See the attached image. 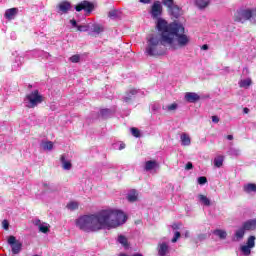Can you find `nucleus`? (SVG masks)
Here are the masks:
<instances>
[{"mask_svg":"<svg viewBox=\"0 0 256 256\" xmlns=\"http://www.w3.org/2000/svg\"><path fill=\"white\" fill-rule=\"evenodd\" d=\"M202 49H203L204 51H207V49H209V46H207V44H204V45L202 46Z\"/></svg>","mask_w":256,"mask_h":256,"instance_id":"3c124183","label":"nucleus"},{"mask_svg":"<svg viewBox=\"0 0 256 256\" xmlns=\"http://www.w3.org/2000/svg\"><path fill=\"white\" fill-rule=\"evenodd\" d=\"M243 191L245 193L251 194L256 193V184L255 183H248L243 186Z\"/></svg>","mask_w":256,"mask_h":256,"instance_id":"6ab92c4d","label":"nucleus"},{"mask_svg":"<svg viewBox=\"0 0 256 256\" xmlns=\"http://www.w3.org/2000/svg\"><path fill=\"white\" fill-rule=\"evenodd\" d=\"M127 223V214L117 208L103 209L97 214L83 215L75 221L80 231L97 233L103 229H117Z\"/></svg>","mask_w":256,"mask_h":256,"instance_id":"f03ea898","label":"nucleus"},{"mask_svg":"<svg viewBox=\"0 0 256 256\" xmlns=\"http://www.w3.org/2000/svg\"><path fill=\"white\" fill-rule=\"evenodd\" d=\"M238 85L242 89H249V87H251L253 85V80H251V78L241 79L239 81Z\"/></svg>","mask_w":256,"mask_h":256,"instance_id":"f3484780","label":"nucleus"},{"mask_svg":"<svg viewBox=\"0 0 256 256\" xmlns=\"http://www.w3.org/2000/svg\"><path fill=\"white\" fill-rule=\"evenodd\" d=\"M245 231H247V230L245 229V227L243 225H242V227L238 228L235 231L234 240L241 241L245 237Z\"/></svg>","mask_w":256,"mask_h":256,"instance_id":"2eb2a0df","label":"nucleus"},{"mask_svg":"<svg viewBox=\"0 0 256 256\" xmlns=\"http://www.w3.org/2000/svg\"><path fill=\"white\" fill-rule=\"evenodd\" d=\"M150 14L153 19H159V17H161L163 14V5H161V2L156 1L153 3Z\"/></svg>","mask_w":256,"mask_h":256,"instance_id":"20e7f679","label":"nucleus"},{"mask_svg":"<svg viewBox=\"0 0 256 256\" xmlns=\"http://www.w3.org/2000/svg\"><path fill=\"white\" fill-rule=\"evenodd\" d=\"M156 27L161 34H152L147 37L146 53L151 57L163 55L165 53L163 47L177 51L191 43V37L185 34L183 24L177 22L169 24L165 19L158 18Z\"/></svg>","mask_w":256,"mask_h":256,"instance_id":"f257e3e1","label":"nucleus"},{"mask_svg":"<svg viewBox=\"0 0 256 256\" xmlns=\"http://www.w3.org/2000/svg\"><path fill=\"white\" fill-rule=\"evenodd\" d=\"M180 238H181V232L175 231L174 232V237L172 238V242L177 243V241H179Z\"/></svg>","mask_w":256,"mask_h":256,"instance_id":"c9c22d12","label":"nucleus"},{"mask_svg":"<svg viewBox=\"0 0 256 256\" xmlns=\"http://www.w3.org/2000/svg\"><path fill=\"white\" fill-rule=\"evenodd\" d=\"M137 95V90L131 89L126 95L124 96L125 103H130L133 100V97Z\"/></svg>","mask_w":256,"mask_h":256,"instance_id":"4be33fe9","label":"nucleus"},{"mask_svg":"<svg viewBox=\"0 0 256 256\" xmlns=\"http://www.w3.org/2000/svg\"><path fill=\"white\" fill-rule=\"evenodd\" d=\"M60 163L64 171H71V169H73V162L65 154L60 156Z\"/></svg>","mask_w":256,"mask_h":256,"instance_id":"0eeeda50","label":"nucleus"},{"mask_svg":"<svg viewBox=\"0 0 256 256\" xmlns=\"http://www.w3.org/2000/svg\"><path fill=\"white\" fill-rule=\"evenodd\" d=\"M37 225L40 233H49V229H51V226L45 222L38 221Z\"/></svg>","mask_w":256,"mask_h":256,"instance_id":"412c9836","label":"nucleus"},{"mask_svg":"<svg viewBox=\"0 0 256 256\" xmlns=\"http://www.w3.org/2000/svg\"><path fill=\"white\" fill-rule=\"evenodd\" d=\"M115 147H118L119 151H123V149H125V143L120 142L115 144Z\"/></svg>","mask_w":256,"mask_h":256,"instance_id":"c03bdc74","label":"nucleus"},{"mask_svg":"<svg viewBox=\"0 0 256 256\" xmlns=\"http://www.w3.org/2000/svg\"><path fill=\"white\" fill-rule=\"evenodd\" d=\"M117 241L124 249H129V240L124 235L120 234Z\"/></svg>","mask_w":256,"mask_h":256,"instance_id":"5701e85b","label":"nucleus"},{"mask_svg":"<svg viewBox=\"0 0 256 256\" xmlns=\"http://www.w3.org/2000/svg\"><path fill=\"white\" fill-rule=\"evenodd\" d=\"M162 3L167 9H170L175 5V2L173 0H162Z\"/></svg>","mask_w":256,"mask_h":256,"instance_id":"473e14b6","label":"nucleus"},{"mask_svg":"<svg viewBox=\"0 0 256 256\" xmlns=\"http://www.w3.org/2000/svg\"><path fill=\"white\" fill-rule=\"evenodd\" d=\"M207 239V234H199L197 236V241H205Z\"/></svg>","mask_w":256,"mask_h":256,"instance_id":"a18cd8bd","label":"nucleus"},{"mask_svg":"<svg viewBox=\"0 0 256 256\" xmlns=\"http://www.w3.org/2000/svg\"><path fill=\"white\" fill-rule=\"evenodd\" d=\"M41 147L44 151H53L54 144L52 141H43Z\"/></svg>","mask_w":256,"mask_h":256,"instance_id":"cd10ccee","label":"nucleus"},{"mask_svg":"<svg viewBox=\"0 0 256 256\" xmlns=\"http://www.w3.org/2000/svg\"><path fill=\"white\" fill-rule=\"evenodd\" d=\"M196 6L198 9H205L209 6V0H196Z\"/></svg>","mask_w":256,"mask_h":256,"instance_id":"7c9ffc66","label":"nucleus"},{"mask_svg":"<svg viewBox=\"0 0 256 256\" xmlns=\"http://www.w3.org/2000/svg\"><path fill=\"white\" fill-rule=\"evenodd\" d=\"M76 11H86V13H91L93 11V4L89 1H83L75 7Z\"/></svg>","mask_w":256,"mask_h":256,"instance_id":"6e6552de","label":"nucleus"},{"mask_svg":"<svg viewBox=\"0 0 256 256\" xmlns=\"http://www.w3.org/2000/svg\"><path fill=\"white\" fill-rule=\"evenodd\" d=\"M197 201L198 203H200V205H204L205 207H211V199H209L207 195L198 194Z\"/></svg>","mask_w":256,"mask_h":256,"instance_id":"9b49d317","label":"nucleus"},{"mask_svg":"<svg viewBox=\"0 0 256 256\" xmlns=\"http://www.w3.org/2000/svg\"><path fill=\"white\" fill-rule=\"evenodd\" d=\"M214 235L216 236V237H219L220 239H222V240H225V239H227V231H225V230H223V229H216V230H214Z\"/></svg>","mask_w":256,"mask_h":256,"instance_id":"bb28decb","label":"nucleus"},{"mask_svg":"<svg viewBox=\"0 0 256 256\" xmlns=\"http://www.w3.org/2000/svg\"><path fill=\"white\" fill-rule=\"evenodd\" d=\"M118 15H119V11L117 10H111L108 13V17H110L111 19H115L116 17H118Z\"/></svg>","mask_w":256,"mask_h":256,"instance_id":"e433bc0d","label":"nucleus"},{"mask_svg":"<svg viewBox=\"0 0 256 256\" xmlns=\"http://www.w3.org/2000/svg\"><path fill=\"white\" fill-rule=\"evenodd\" d=\"M212 122H213V123H218V122H219V117H217V116H212Z\"/></svg>","mask_w":256,"mask_h":256,"instance_id":"8fccbe9b","label":"nucleus"},{"mask_svg":"<svg viewBox=\"0 0 256 256\" xmlns=\"http://www.w3.org/2000/svg\"><path fill=\"white\" fill-rule=\"evenodd\" d=\"M229 155H234L235 157H238V155H241V150H239L237 148H232L229 151Z\"/></svg>","mask_w":256,"mask_h":256,"instance_id":"72a5a7b5","label":"nucleus"},{"mask_svg":"<svg viewBox=\"0 0 256 256\" xmlns=\"http://www.w3.org/2000/svg\"><path fill=\"white\" fill-rule=\"evenodd\" d=\"M88 27L90 28V31L96 33V35H99V33H102L103 31V26L99 24H88Z\"/></svg>","mask_w":256,"mask_h":256,"instance_id":"b1692460","label":"nucleus"},{"mask_svg":"<svg viewBox=\"0 0 256 256\" xmlns=\"http://www.w3.org/2000/svg\"><path fill=\"white\" fill-rule=\"evenodd\" d=\"M70 61L71 63H79V61H81V56L73 55L72 57H70Z\"/></svg>","mask_w":256,"mask_h":256,"instance_id":"58836bf2","label":"nucleus"},{"mask_svg":"<svg viewBox=\"0 0 256 256\" xmlns=\"http://www.w3.org/2000/svg\"><path fill=\"white\" fill-rule=\"evenodd\" d=\"M227 139H228V141H233V135H228Z\"/></svg>","mask_w":256,"mask_h":256,"instance_id":"864d4df0","label":"nucleus"},{"mask_svg":"<svg viewBox=\"0 0 256 256\" xmlns=\"http://www.w3.org/2000/svg\"><path fill=\"white\" fill-rule=\"evenodd\" d=\"M181 145L184 147H189L191 145V137L187 133H183L180 136Z\"/></svg>","mask_w":256,"mask_h":256,"instance_id":"a211bd4d","label":"nucleus"},{"mask_svg":"<svg viewBox=\"0 0 256 256\" xmlns=\"http://www.w3.org/2000/svg\"><path fill=\"white\" fill-rule=\"evenodd\" d=\"M151 2V0H140V3H145V4H147V3H150Z\"/></svg>","mask_w":256,"mask_h":256,"instance_id":"603ef678","label":"nucleus"},{"mask_svg":"<svg viewBox=\"0 0 256 256\" xmlns=\"http://www.w3.org/2000/svg\"><path fill=\"white\" fill-rule=\"evenodd\" d=\"M190 236H191V232H189V230H186V231L184 232V237H185L186 239H189Z\"/></svg>","mask_w":256,"mask_h":256,"instance_id":"09e8293b","label":"nucleus"},{"mask_svg":"<svg viewBox=\"0 0 256 256\" xmlns=\"http://www.w3.org/2000/svg\"><path fill=\"white\" fill-rule=\"evenodd\" d=\"M185 169H187V171H189V170L193 169V163L188 162V163L186 164Z\"/></svg>","mask_w":256,"mask_h":256,"instance_id":"49530a36","label":"nucleus"},{"mask_svg":"<svg viewBox=\"0 0 256 256\" xmlns=\"http://www.w3.org/2000/svg\"><path fill=\"white\" fill-rule=\"evenodd\" d=\"M184 99L188 103H197V101H199V99H201V96H199V94H197L195 92H186L184 95Z\"/></svg>","mask_w":256,"mask_h":256,"instance_id":"1a4fd4ad","label":"nucleus"},{"mask_svg":"<svg viewBox=\"0 0 256 256\" xmlns=\"http://www.w3.org/2000/svg\"><path fill=\"white\" fill-rule=\"evenodd\" d=\"M240 21H251V23H256V10H243L240 12Z\"/></svg>","mask_w":256,"mask_h":256,"instance_id":"39448f33","label":"nucleus"},{"mask_svg":"<svg viewBox=\"0 0 256 256\" xmlns=\"http://www.w3.org/2000/svg\"><path fill=\"white\" fill-rule=\"evenodd\" d=\"M2 227H3V229H5V231H8L9 230V221L3 220Z\"/></svg>","mask_w":256,"mask_h":256,"instance_id":"37998d69","label":"nucleus"},{"mask_svg":"<svg viewBox=\"0 0 256 256\" xmlns=\"http://www.w3.org/2000/svg\"><path fill=\"white\" fill-rule=\"evenodd\" d=\"M70 24L72 27H76V28L79 26L77 25V21H75V19L70 20Z\"/></svg>","mask_w":256,"mask_h":256,"instance_id":"de8ad7c7","label":"nucleus"},{"mask_svg":"<svg viewBox=\"0 0 256 256\" xmlns=\"http://www.w3.org/2000/svg\"><path fill=\"white\" fill-rule=\"evenodd\" d=\"M223 161H225V156L218 155L214 158V166H216L218 169L223 167Z\"/></svg>","mask_w":256,"mask_h":256,"instance_id":"393cba45","label":"nucleus"},{"mask_svg":"<svg viewBox=\"0 0 256 256\" xmlns=\"http://www.w3.org/2000/svg\"><path fill=\"white\" fill-rule=\"evenodd\" d=\"M169 13L175 17L176 19L178 17H181V15H183V11L180 9L179 6H177L176 4H174L172 7H170V9H168Z\"/></svg>","mask_w":256,"mask_h":256,"instance_id":"f8f14e48","label":"nucleus"},{"mask_svg":"<svg viewBox=\"0 0 256 256\" xmlns=\"http://www.w3.org/2000/svg\"><path fill=\"white\" fill-rule=\"evenodd\" d=\"M77 31H90L89 24L86 26H77Z\"/></svg>","mask_w":256,"mask_h":256,"instance_id":"a19ab883","label":"nucleus"},{"mask_svg":"<svg viewBox=\"0 0 256 256\" xmlns=\"http://www.w3.org/2000/svg\"><path fill=\"white\" fill-rule=\"evenodd\" d=\"M127 201L129 203H135L139 199V193L137 190H130L126 196Z\"/></svg>","mask_w":256,"mask_h":256,"instance_id":"ddd939ff","label":"nucleus"},{"mask_svg":"<svg viewBox=\"0 0 256 256\" xmlns=\"http://www.w3.org/2000/svg\"><path fill=\"white\" fill-rule=\"evenodd\" d=\"M79 208V203L77 202H70L67 204V209H70V211H75V209Z\"/></svg>","mask_w":256,"mask_h":256,"instance_id":"2f4dec72","label":"nucleus"},{"mask_svg":"<svg viewBox=\"0 0 256 256\" xmlns=\"http://www.w3.org/2000/svg\"><path fill=\"white\" fill-rule=\"evenodd\" d=\"M246 231H255L256 229V219L248 220L242 225Z\"/></svg>","mask_w":256,"mask_h":256,"instance_id":"dca6fc26","label":"nucleus"},{"mask_svg":"<svg viewBox=\"0 0 256 256\" xmlns=\"http://www.w3.org/2000/svg\"><path fill=\"white\" fill-rule=\"evenodd\" d=\"M169 253V245L165 242H160L158 244V255L165 256Z\"/></svg>","mask_w":256,"mask_h":256,"instance_id":"4468645a","label":"nucleus"},{"mask_svg":"<svg viewBox=\"0 0 256 256\" xmlns=\"http://www.w3.org/2000/svg\"><path fill=\"white\" fill-rule=\"evenodd\" d=\"M58 9L59 11H61L62 13H67V11H69V9H71V4L69 2H61L58 5Z\"/></svg>","mask_w":256,"mask_h":256,"instance_id":"a878e982","label":"nucleus"},{"mask_svg":"<svg viewBox=\"0 0 256 256\" xmlns=\"http://www.w3.org/2000/svg\"><path fill=\"white\" fill-rule=\"evenodd\" d=\"M176 109H179V104H177L175 102L172 104L163 106V111H167V113H175Z\"/></svg>","mask_w":256,"mask_h":256,"instance_id":"aec40b11","label":"nucleus"},{"mask_svg":"<svg viewBox=\"0 0 256 256\" xmlns=\"http://www.w3.org/2000/svg\"><path fill=\"white\" fill-rule=\"evenodd\" d=\"M198 183H199V185H205V183H207V177H205V176L199 177Z\"/></svg>","mask_w":256,"mask_h":256,"instance_id":"ea45409f","label":"nucleus"},{"mask_svg":"<svg viewBox=\"0 0 256 256\" xmlns=\"http://www.w3.org/2000/svg\"><path fill=\"white\" fill-rule=\"evenodd\" d=\"M181 227H183V225L181 223L172 224L173 231H178V229H181Z\"/></svg>","mask_w":256,"mask_h":256,"instance_id":"79ce46f5","label":"nucleus"},{"mask_svg":"<svg viewBox=\"0 0 256 256\" xmlns=\"http://www.w3.org/2000/svg\"><path fill=\"white\" fill-rule=\"evenodd\" d=\"M40 103H43V96H41V94H39V91L37 90L26 95L24 99L25 107H27L28 109H35V107H37V105H39Z\"/></svg>","mask_w":256,"mask_h":256,"instance_id":"7ed1b4c3","label":"nucleus"},{"mask_svg":"<svg viewBox=\"0 0 256 256\" xmlns=\"http://www.w3.org/2000/svg\"><path fill=\"white\" fill-rule=\"evenodd\" d=\"M243 113H245L247 115V113H249V108H244Z\"/></svg>","mask_w":256,"mask_h":256,"instance_id":"5fc2aeb1","label":"nucleus"},{"mask_svg":"<svg viewBox=\"0 0 256 256\" xmlns=\"http://www.w3.org/2000/svg\"><path fill=\"white\" fill-rule=\"evenodd\" d=\"M19 243V241H17V239L15 238V236H10L8 238V244L10 245V247H12L13 245Z\"/></svg>","mask_w":256,"mask_h":256,"instance_id":"f704fd0d","label":"nucleus"},{"mask_svg":"<svg viewBox=\"0 0 256 256\" xmlns=\"http://www.w3.org/2000/svg\"><path fill=\"white\" fill-rule=\"evenodd\" d=\"M23 247V244H21V242H18L16 244H13L11 246L12 249V253L13 255H19V253H21V248Z\"/></svg>","mask_w":256,"mask_h":256,"instance_id":"c85d7f7f","label":"nucleus"},{"mask_svg":"<svg viewBox=\"0 0 256 256\" xmlns=\"http://www.w3.org/2000/svg\"><path fill=\"white\" fill-rule=\"evenodd\" d=\"M255 236H250L246 242V245L241 246V251L244 255H251V249L255 247Z\"/></svg>","mask_w":256,"mask_h":256,"instance_id":"423d86ee","label":"nucleus"},{"mask_svg":"<svg viewBox=\"0 0 256 256\" xmlns=\"http://www.w3.org/2000/svg\"><path fill=\"white\" fill-rule=\"evenodd\" d=\"M131 134L133 137H141V132L137 128H131Z\"/></svg>","mask_w":256,"mask_h":256,"instance_id":"4c0bfd02","label":"nucleus"},{"mask_svg":"<svg viewBox=\"0 0 256 256\" xmlns=\"http://www.w3.org/2000/svg\"><path fill=\"white\" fill-rule=\"evenodd\" d=\"M15 15H17L16 8L8 9L5 12L6 19H13V17H15Z\"/></svg>","mask_w":256,"mask_h":256,"instance_id":"c756f323","label":"nucleus"},{"mask_svg":"<svg viewBox=\"0 0 256 256\" xmlns=\"http://www.w3.org/2000/svg\"><path fill=\"white\" fill-rule=\"evenodd\" d=\"M159 169V162L156 160H148L144 164V171H157Z\"/></svg>","mask_w":256,"mask_h":256,"instance_id":"9d476101","label":"nucleus"},{"mask_svg":"<svg viewBox=\"0 0 256 256\" xmlns=\"http://www.w3.org/2000/svg\"><path fill=\"white\" fill-rule=\"evenodd\" d=\"M43 187H45L46 189H49V184L43 183Z\"/></svg>","mask_w":256,"mask_h":256,"instance_id":"6e6d98bb","label":"nucleus"}]
</instances>
